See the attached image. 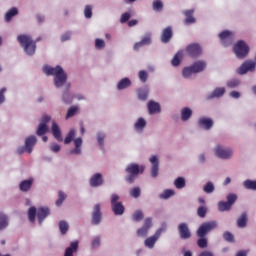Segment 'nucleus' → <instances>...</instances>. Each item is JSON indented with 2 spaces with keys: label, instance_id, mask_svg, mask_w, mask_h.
<instances>
[{
  "label": "nucleus",
  "instance_id": "64",
  "mask_svg": "<svg viewBox=\"0 0 256 256\" xmlns=\"http://www.w3.org/2000/svg\"><path fill=\"white\" fill-rule=\"evenodd\" d=\"M223 238L225 241H228V243H233L234 237H233V234H231V232H225L223 234Z\"/></svg>",
  "mask_w": 256,
  "mask_h": 256
},
{
  "label": "nucleus",
  "instance_id": "37",
  "mask_svg": "<svg viewBox=\"0 0 256 256\" xmlns=\"http://www.w3.org/2000/svg\"><path fill=\"white\" fill-rule=\"evenodd\" d=\"M137 95L140 101H147V97H149V88L143 87L138 89Z\"/></svg>",
  "mask_w": 256,
  "mask_h": 256
},
{
  "label": "nucleus",
  "instance_id": "8",
  "mask_svg": "<svg viewBox=\"0 0 256 256\" xmlns=\"http://www.w3.org/2000/svg\"><path fill=\"white\" fill-rule=\"evenodd\" d=\"M119 199H121L119 194H112L110 196L111 210L116 217H121V215L125 213V206L123 205V202L119 201Z\"/></svg>",
  "mask_w": 256,
  "mask_h": 256
},
{
  "label": "nucleus",
  "instance_id": "1",
  "mask_svg": "<svg viewBox=\"0 0 256 256\" xmlns=\"http://www.w3.org/2000/svg\"><path fill=\"white\" fill-rule=\"evenodd\" d=\"M42 73L46 75V77H53V85L55 89H64L61 96L63 103H66V105L73 103V95L69 93L71 82H68L69 76L61 65L53 67L49 64H45L42 66Z\"/></svg>",
  "mask_w": 256,
  "mask_h": 256
},
{
  "label": "nucleus",
  "instance_id": "31",
  "mask_svg": "<svg viewBox=\"0 0 256 256\" xmlns=\"http://www.w3.org/2000/svg\"><path fill=\"white\" fill-rule=\"evenodd\" d=\"M7 227H9V215L3 211H0V231H5Z\"/></svg>",
  "mask_w": 256,
  "mask_h": 256
},
{
  "label": "nucleus",
  "instance_id": "30",
  "mask_svg": "<svg viewBox=\"0 0 256 256\" xmlns=\"http://www.w3.org/2000/svg\"><path fill=\"white\" fill-rule=\"evenodd\" d=\"M17 15H19V9L17 7H12L5 13L4 19L6 23H11L13 17H17Z\"/></svg>",
  "mask_w": 256,
  "mask_h": 256
},
{
  "label": "nucleus",
  "instance_id": "19",
  "mask_svg": "<svg viewBox=\"0 0 256 256\" xmlns=\"http://www.w3.org/2000/svg\"><path fill=\"white\" fill-rule=\"evenodd\" d=\"M79 252V240L70 242V245L65 248L64 256H75Z\"/></svg>",
  "mask_w": 256,
  "mask_h": 256
},
{
  "label": "nucleus",
  "instance_id": "33",
  "mask_svg": "<svg viewBox=\"0 0 256 256\" xmlns=\"http://www.w3.org/2000/svg\"><path fill=\"white\" fill-rule=\"evenodd\" d=\"M194 10H185L183 14L185 15L186 19L184 20L185 25H193L195 23V17H193Z\"/></svg>",
  "mask_w": 256,
  "mask_h": 256
},
{
  "label": "nucleus",
  "instance_id": "53",
  "mask_svg": "<svg viewBox=\"0 0 256 256\" xmlns=\"http://www.w3.org/2000/svg\"><path fill=\"white\" fill-rule=\"evenodd\" d=\"M152 9L157 13L163 11V2L161 0H154L152 3Z\"/></svg>",
  "mask_w": 256,
  "mask_h": 256
},
{
  "label": "nucleus",
  "instance_id": "26",
  "mask_svg": "<svg viewBox=\"0 0 256 256\" xmlns=\"http://www.w3.org/2000/svg\"><path fill=\"white\" fill-rule=\"evenodd\" d=\"M225 91V87H217L206 96V99H208V101H211V99H219V97H223L225 95Z\"/></svg>",
  "mask_w": 256,
  "mask_h": 256
},
{
  "label": "nucleus",
  "instance_id": "7",
  "mask_svg": "<svg viewBox=\"0 0 256 256\" xmlns=\"http://www.w3.org/2000/svg\"><path fill=\"white\" fill-rule=\"evenodd\" d=\"M249 44L244 40H239L233 45V53L237 59H245L249 55Z\"/></svg>",
  "mask_w": 256,
  "mask_h": 256
},
{
  "label": "nucleus",
  "instance_id": "48",
  "mask_svg": "<svg viewBox=\"0 0 256 256\" xmlns=\"http://www.w3.org/2000/svg\"><path fill=\"white\" fill-rule=\"evenodd\" d=\"M79 113V106H71L66 114V119H71V117H75Z\"/></svg>",
  "mask_w": 256,
  "mask_h": 256
},
{
  "label": "nucleus",
  "instance_id": "14",
  "mask_svg": "<svg viewBox=\"0 0 256 256\" xmlns=\"http://www.w3.org/2000/svg\"><path fill=\"white\" fill-rule=\"evenodd\" d=\"M150 166V176L152 179H157L159 177V156L152 155L149 158Z\"/></svg>",
  "mask_w": 256,
  "mask_h": 256
},
{
  "label": "nucleus",
  "instance_id": "9",
  "mask_svg": "<svg viewBox=\"0 0 256 256\" xmlns=\"http://www.w3.org/2000/svg\"><path fill=\"white\" fill-rule=\"evenodd\" d=\"M217 227H219V224L215 220L204 222L199 226L198 230L196 231V235L197 237H207V233L215 231Z\"/></svg>",
  "mask_w": 256,
  "mask_h": 256
},
{
  "label": "nucleus",
  "instance_id": "35",
  "mask_svg": "<svg viewBox=\"0 0 256 256\" xmlns=\"http://www.w3.org/2000/svg\"><path fill=\"white\" fill-rule=\"evenodd\" d=\"M107 137V134L103 131H99L96 133V141L100 149H103L105 147V138Z\"/></svg>",
  "mask_w": 256,
  "mask_h": 256
},
{
  "label": "nucleus",
  "instance_id": "62",
  "mask_svg": "<svg viewBox=\"0 0 256 256\" xmlns=\"http://www.w3.org/2000/svg\"><path fill=\"white\" fill-rule=\"evenodd\" d=\"M49 149L52 153H59V151H61V145L57 144V143H52L49 146Z\"/></svg>",
  "mask_w": 256,
  "mask_h": 256
},
{
  "label": "nucleus",
  "instance_id": "24",
  "mask_svg": "<svg viewBox=\"0 0 256 256\" xmlns=\"http://www.w3.org/2000/svg\"><path fill=\"white\" fill-rule=\"evenodd\" d=\"M178 231L182 239H191V231H189L187 223H180L178 225Z\"/></svg>",
  "mask_w": 256,
  "mask_h": 256
},
{
  "label": "nucleus",
  "instance_id": "20",
  "mask_svg": "<svg viewBox=\"0 0 256 256\" xmlns=\"http://www.w3.org/2000/svg\"><path fill=\"white\" fill-rule=\"evenodd\" d=\"M148 115H159L161 113V104L153 100L147 103Z\"/></svg>",
  "mask_w": 256,
  "mask_h": 256
},
{
  "label": "nucleus",
  "instance_id": "63",
  "mask_svg": "<svg viewBox=\"0 0 256 256\" xmlns=\"http://www.w3.org/2000/svg\"><path fill=\"white\" fill-rule=\"evenodd\" d=\"M129 19H131V13L129 12L123 13L120 17V23H127Z\"/></svg>",
  "mask_w": 256,
  "mask_h": 256
},
{
  "label": "nucleus",
  "instance_id": "43",
  "mask_svg": "<svg viewBox=\"0 0 256 256\" xmlns=\"http://www.w3.org/2000/svg\"><path fill=\"white\" fill-rule=\"evenodd\" d=\"M237 226L240 229H245V227H247V213H242L241 216L237 219Z\"/></svg>",
  "mask_w": 256,
  "mask_h": 256
},
{
  "label": "nucleus",
  "instance_id": "34",
  "mask_svg": "<svg viewBox=\"0 0 256 256\" xmlns=\"http://www.w3.org/2000/svg\"><path fill=\"white\" fill-rule=\"evenodd\" d=\"M184 55H185V52H183V50L178 51L172 58V61H171L172 66L179 67V65H181V59H183Z\"/></svg>",
  "mask_w": 256,
  "mask_h": 256
},
{
  "label": "nucleus",
  "instance_id": "59",
  "mask_svg": "<svg viewBox=\"0 0 256 256\" xmlns=\"http://www.w3.org/2000/svg\"><path fill=\"white\" fill-rule=\"evenodd\" d=\"M72 36H73V32L67 31L61 35L60 40L62 43H65L66 41H71Z\"/></svg>",
  "mask_w": 256,
  "mask_h": 256
},
{
  "label": "nucleus",
  "instance_id": "32",
  "mask_svg": "<svg viewBox=\"0 0 256 256\" xmlns=\"http://www.w3.org/2000/svg\"><path fill=\"white\" fill-rule=\"evenodd\" d=\"M145 45H151V34H146L140 42L135 43L134 49H141Z\"/></svg>",
  "mask_w": 256,
  "mask_h": 256
},
{
  "label": "nucleus",
  "instance_id": "29",
  "mask_svg": "<svg viewBox=\"0 0 256 256\" xmlns=\"http://www.w3.org/2000/svg\"><path fill=\"white\" fill-rule=\"evenodd\" d=\"M158 241L159 238L153 234L144 240V247H146V249H155V245Z\"/></svg>",
  "mask_w": 256,
  "mask_h": 256
},
{
  "label": "nucleus",
  "instance_id": "5",
  "mask_svg": "<svg viewBox=\"0 0 256 256\" xmlns=\"http://www.w3.org/2000/svg\"><path fill=\"white\" fill-rule=\"evenodd\" d=\"M214 157L221 159L222 161H231L235 155V150L231 147H227L224 144H216L213 148Z\"/></svg>",
  "mask_w": 256,
  "mask_h": 256
},
{
  "label": "nucleus",
  "instance_id": "4",
  "mask_svg": "<svg viewBox=\"0 0 256 256\" xmlns=\"http://www.w3.org/2000/svg\"><path fill=\"white\" fill-rule=\"evenodd\" d=\"M17 41L26 55L29 57H33V55H35V51H37V42L33 40L31 35L20 34L17 36Z\"/></svg>",
  "mask_w": 256,
  "mask_h": 256
},
{
  "label": "nucleus",
  "instance_id": "6",
  "mask_svg": "<svg viewBox=\"0 0 256 256\" xmlns=\"http://www.w3.org/2000/svg\"><path fill=\"white\" fill-rule=\"evenodd\" d=\"M125 171L128 174L126 181H128V183H134L135 177H137L139 173H145V165L130 163L126 166Z\"/></svg>",
  "mask_w": 256,
  "mask_h": 256
},
{
  "label": "nucleus",
  "instance_id": "15",
  "mask_svg": "<svg viewBox=\"0 0 256 256\" xmlns=\"http://www.w3.org/2000/svg\"><path fill=\"white\" fill-rule=\"evenodd\" d=\"M186 53L187 55H189V57H192L193 59H195L197 57H200V55H202L203 48H201V45H199L198 43H192L186 47Z\"/></svg>",
  "mask_w": 256,
  "mask_h": 256
},
{
  "label": "nucleus",
  "instance_id": "22",
  "mask_svg": "<svg viewBox=\"0 0 256 256\" xmlns=\"http://www.w3.org/2000/svg\"><path fill=\"white\" fill-rule=\"evenodd\" d=\"M191 117H193V109L189 107H183L180 110V120L182 123H187L191 121Z\"/></svg>",
  "mask_w": 256,
  "mask_h": 256
},
{
  "label": "nucleus",
  "instance_id": "61",
  "mask_svg": "<svg viewBox=\"0 0 256 256\" xmlns=\"http://www.w3.org/2000/svg\"><path fill=\"white\" fill-rule=\"evenodd\" d=\"M226 199L230 206L233 207V204L237 201V194H228Z\"/></svg>",
  "mask_w": 256,
  "mask_h": 256
},
{
  "label": "nucleus",
  "instance_id": "12",
  "mask_svg": "<svg viewBox=\"0 0 256 256\" xmlns=\"http://www.w3.org/2000/svg\"><path fill=\"white\" fill-rule=\"evenodd\" d=\"M256 62L253 60H246L238 69V75H246V73H255Z\"/></svg>",
  "mask_w": 256,
  "mask_h": 256
},
{
  "label": "nucleus",
  "instance_id": "52",
  "mask_svg": "<svg viewBox=\"0 0 256 256\" xmlns=\"http://www.w3.org/2000/svg\"><path fill=\"white\" fill-rule=\"evenodd\" d=\"M226 85L227 87H229V89H235L236 87H239V85H241V81L237 78H233L228 80Z\"/></svg>",
  "mask_w": 256,
  "mask_h": 256
},
{
  "label": "nucleus",
  "instance_id": "40",
  "mask_svg": "<svg viewBox=\"0 0 256 256\" xmlns=\"http://www.w3.org/2000/svg\"><path fill=\"white\" fill-rule=\"evenodd\" d=\"M94 47L96 51H103V49L107 47V43L105 40H103V38H96L94 40Z\"/></svg>",
  "mask_w": 256,
  "mask_h": 256
},
{
  "label": "nucleus",
  "instance_id": "57",
  "mask_svg": "<svg viewBox=\"0 0 256 256\" xmlns=\"http://www.w3.org/2000/svg\"><path fill=\"white\" fill-rule=\"evenodd\" d=\"M149 78V74L145 70H140L138 72V79L141 81V83H147V79Z\"/></svg>",
  "mask_w": 256,
  "mask_h": 256
},
{
  "label": "nucleus",
  "instance_id": "27",
  "mask_svg": "<svg viewBox=\"0 0 256 256\" xmlns=\"http://www.w3.org/2000/svg\"><path fill=\"white\" fill-rule=\"evenodd\" d=\"M132 82L131 79L128 77L122 78L120 81H118L116 85L117 91H125V89H129L131 87Z\"/></svg>",
  "mask_w": 256,
  "mask_h": 256
},
{
  "label": "nucleus",
  "instance_id": "44",
  "mask_svg": "<svg viewBox=\"0 0 256 256\" xmlns=\"http://www.w3.org/2000/svg\"><path fill=\"white\" fill-rule=\"evenodd\" d=\"M186 185H187V182L183 177H177L174 180V186L176 187V189H185Z\"/></svg>",
  "mask_w": 256,
  "mask_h": 256
},
{
  "label": "nucleus",
  "instance_id": "16",
  "mask_svg": "<svg viewBox=\"0 0 256 256\" xmlns=\"http://www.w3.org/2000/svg\"><path fill=\"white\" fill-rule=\"evenodd\" d=\"M197 125L204 131H211V129H213V125H215V122L210 117L201 116L198 118Z\"/></svg>",
  "mask_w": 256,
  "mask_h": 256
},
{
  "label": "nucleus",
  "instance_id": "18",
  "mask_svg": "<svg viewBox=\"0 0 256 256\" xmlns=\"http://www.w3.org/2000/svg\"><path fill=\"white\" fill-rule=\"evenodd\" d=\"M147 128V120L143 117H139L133 124L135 133L141 134Z\"/></svg>",
  "mask_w": 256,
  "mask_h": 256
},
{
  "label": "nucleus",
  "instance_id": "36",
  "mask_svg": "<svg viewBox=\"0 0 256 256\" xmlns=\"http://www.w3.org/2000/svg\"><path fill=\"white\" fill-rule=\"evenodd\" d=\"M52 135L57 141H63V138L61 137V128H59V125L56 124V122H52Z\"/></svg>",
  "mask_w": 256,
  "mask_h": 256
},
{
  "label": "nucleus",
  "instance_id": "56",
  "mask_svg": "<svg viewBox=\"0 0 256 256\" xmlns=\"http://www.w3.org/2000/svg\"><path fill=\"white\" fill-rule=\"evenodd\" d=\"M84 17H85V19H91V17H93V6H91V5L85 6Z\"/></svg>",
  "mask_w": 256,
  "mask_h": 256
},
{
  "label": "nucleus",
  "instance_id": "42",
  "mask_svg": "<svg viewBox=\"0 0 256 256\" xmlns=\"http://www.w3.org/2000/svg\"><path fill=\"white\" fill-rule=\"evenodd\" d=\"M59 231L61 235H67V232L69 231V223L65 220H61L58 223Z\"/></svg>",
  "mask_w": 256,
  "mask_h": 256
},
{
  "label": "nucleus",
  "instance_id": "58",
  "mask_svg": "<svg viewBox=\"0 0 256 256\" xmlns=\"http://www.w3.org/2000/svg\"><path fill=\"white\" fill-rule=\"evenodd\" d=\"M130 196L133 197L134 199H139L141 197V188L139 187H134L130 190Z\"/></svg>",
  "mask_w": 256,
  "mask_h": 256
},
{
  "label": "nucleus",
  "instance_id": "45",
  "mask_svg": "<svg viewBox=\"0 0 256 256\" xmlns=\"http://www.w3.org/2000/svg\"><path fill=\"white\" fill-rule=\"evenodd\" d=\"M231 204L229 202L220 201L218 202V210L221 213H224V211H231Z\"/></svg>",
  "mask_w": 256,
  "mask_h": 256
},
{
  "label": "nucleus",
  "instance_id": "50",
  "mask_svg": "<svg viewBox=\"0 0 256 256\" xmlns=\"http://www.w3.org/2000/svg\"><path fill=\"white\" fill-rule=\"evenodd\" d=\"M143 217H144L143 211L136 210L132 214V221H135L136 223H139V222L143 221Z\"/></svg>",
  "mask_w": 256,
  "mask_h": 256
},
{
  "label": "nucleus",
  "instance_id": "54",
  "mask_svg": "<svg viewBox=\"0 0 256 256\" xmlns=\"http://www.w3.org/2000/svg\"><path fill=\"white\" fill-rule=\"evenodd\" d=\"M67 199V194L63 191L58 192V199L56 200V207H61L63 205V201Z\"/></svg>",
  "mask_w": 256,
  "mask_h": 256
},
{
  "label": "nucleus",
  "instance_id": "39",
  "mask_svg": "<svg viewBox=\"0 0 256 256\" xmlns=\"http://www.w3.org/2000/svg\"><path fill=\"white\" fill-rule=\"evenodd\" d=\"M101 247V236H94L90 242V249L95 251Z\"/></svg>",
  "mask_w": 256,
  "mask_h": 256
},
{
  "label": "nucleus",
  "instance_id": "3",
  "mask_svg": "<svg viewBox=\"0 0 256 256\" xmlns=\"http://www.w3.org/2000/svg\"><path fill=\"white\" fill-rule=\"evenodd\" d=\"M51 215V210L47 206L39 207L32 206L28 209V221L35 223V219L38 221V225H43V221Z\"/></svg>",
  "mask_w": 256,
  "mask_h": 256
},
{
  "label": "nucleus",
  "instance_id": "23",
  "mask_svg": "<svg viewBox=\"0 0 256 256\" xmlns=\"http://www.w3.org/2000/svg\"><path fill=\"white\" fill-rule=\"evenodd\" d=\"M192 71L197 75L198 73H203L207 68V62L203 60L195 61L192 65H190Z\"/></svg>",
  "mask_w": 256,
  "mask_h": 256
},
{
  "label": "nucleus",
  "instance_id": "55",
  "mask_svg": "<svg viewBox=\"0 0 256 256\" xmlns=\"http://www.w3.org/2000/svg\"><path fill=\"white\" fill-rule=\"evenodd\" d=\"M167 231V223H162L161 227H159L156 232L154 233V235L160 239L161 235H163V233H165Z\"/></svg>",
  "mask_w": 256,
  "mask_h": 256
},
{
  "label": "nucleus",
  "instance_id": "25",
  "mask_svg": "<svg viewBox=\"0 0 256 256\" xmlns=\"http://www.w3.org/2000/svg\"><path fill=\"white\" fill-rule=\"evenodd\" d=\"M35 182V179L28 178L26 180H22L19 184V189L22 191V193H27L31 191V188L33 187V183Z\"/></svg>",
  "mask_w": 256,
  "mask_h": 256
},
{
  "label": "nucleus",
  "instance_id": "10",
  "mask_svg": "<svg viewBox=\"0 0 256 256\" xmlns=\"http://www.w3.org/2000/svg\"><path fill=\"white\" fill-rule=\"evenodd\" d=\"M221 45L223 47H229L235 41V32L231 30H224L218 34Z\"/></svg>",
  "mask_w": 256,
  "mask_h": 256
},
{
  "label": "nucleus",
  "instance_id": "21",
  "mask_svg": "<svg viewBox=\"0 0 256 256\" xmlns=\"http://www.w3.org/2000/svg\"><path fill=\"white\" fill-rule=\"evenodd\" d=\"M35 145H37V137L35 135L26 137L24 142L26 153H33V147H35Z\"/></svg>",
  "mask_w": 256,
  "mask_h": 256
},
{
  "label": "nucleus",
  "instance_id": "60",
  "mask_svg": "<svg viewBox=\"0 0 256 256\" xmlns=\"http://www.w3.org/2000/svg\"><path fill=\"white\" fill-rule=\"evenodd\" d=\"M197 215L198 217H200L201 219H204V217H206L207 215V207L206 206H200L197 209Z\"/></svg>",
  "mask_w": 256,
  "mask_h": 256
},
{
  "label": "nucleus",
  "instance_id": "13",
  "mask_svg": "<svg viewBox=\"0 0 256 256\" xmlns=\"http://www.w3.org/2000/svg\"><path fill=\"white\" fill-rule=\"evenodd\" d=\"M105 185V178L101 172H96L89 178V186L92 188L103 187Z\"/></svg>",
  "mask_w": 256,
  "mask_h": 256
},
{
  "label": "nucleus",
  "instance_id": "11",
  "mask_svg": "<svg viewBox=\"0 0 256 256\" xmlns=\"http://www.w3.org/2000/svg\"><path fill=\"white\" fill-rule=\"evenodd\" d=\"M151 227H153V218L148 217L144 220V224L142 227L138 228L136 231L137 237L145 238L147 235H149V231L151 230Z\"/></svg>",
  "mask_w": 256,
  "mask_h": 256
},
{
  "label": "nucleus",
  "instance_id": "49",
  "mask_svg": "<svg viewBox=\"0 0 256 256\" xmlns=\"http://www.w3.org/2000/svg\"><path fill=\"white\" fill-rule=\"evenodd\" d=\"M173 195H175V190H171V189H166L164 190L160 195V199H170V197H173Z\"/></svg>",
  "mask_w": 256,
  "mask_h": 256
},
{
  "label": "nucleus",
  "instance_id": "51",
  "mask_svg": "<svg viewBox=\"0 0 256 256\" xmlns=\"http://www.w3.org/2000/svg\"><path fill=\"white\" fill-rule=\"evenodd\" d=\"M48 131L49 127H47V125L39 124L36 130V135H38V137H42V135H45Z\"/></svg>",
  "mask_w": 256,
  "mask_h": 256
},
{
  "label": "nucleus",
  "instance_id": "47",
  "mask_svg": "<svg viewBox=\"0 0 256 256\" xmlns=\"http://www.w3.org/2000/svg\"><path fill=\"white\" fill-rule=\"evenodd\" d=\"M199 239L197 240V245L200 249H207V245H209V242L207 240L206 236H198Z\"/></svg>",
  "mask_w": 256,
  "mask_h": 256
},
{
  "label": "nucleus",
  "instance_id": "2",
  "mask_svg": "<svg viewBox=\"0 0 256 256\" xmlns=\"http://www.w3.org/2000/svg\"><path fill=\"white\" fill-rule=\"evenodd\" d=\"M75 135H77V131L72 128L67 133L64 139L65 145H70L71 142L73 141L74 148H72L68 152V155H76V156L83 155V138L81 137L75 138Z\"/></svg>",
  "mask_w": 256,
  "mask_h": 256
},
{
  "label": "nucleus",
  "instance_id": "46",
  "mask_svg": "<svg viewBox=\"0 0 256 256\" xmlns=\"http://www.w3.org/2000/svg\"><path fill=\"white\" fill-rule=\"evenodd\" d=\"M203 191L207 195H211L215 191V184L213 182L209 181L203 186Z\"/></svg>",
  "mask_w": 256,
  "mask_h": 256
},
{
  "label": "nucleus",
  "instance_id": "38",
  "mask_svg": "<svg viewBox=\"0 0 256 256\" xmlns=\"http://www.w3.org/2000/svg\"><path fill=\"white\" fill-rule=\"evenodd\" d=\"M193 75H196L191 66H186L182 69V77L184 79H193Z\"/></svg>",
  "mask_w": 256,
  "mask_h": 256
},
{
  "label": "nucleus",
  "instance_id": "17",
  "mask_svg": "<svg viewBox=\"0 0 256 256\" xmlns=\"http://www.w3.org/2000/svg\"><path fill=\"white\" fill-rule=\"evenodd\" d=\"M102 219L101 204H95L92 211V225H100Z\"/></svg>",
  "mask_w": 256,
  "mask_h": 256
},
{
  "label": "nucleus",
  "instance_id": "41",
  "mask_svg": "<svg viewBox=\"0 0 256 256\" xmlns=\"http://www.w3.org/2000/svg\"><path fill=\"white\" fill-rule=\"evenodd\" d=\"M244 189L248 191H256V180L247 179L242 183Z\"/></svg>",
  "mask_w": 256,
  "mask_h": 256
},
{
  "label": "nucleus",
  "instance_id": "28",
  "mask_svg": "<svg viewBox=\"0 0 256 256\" xmlns=\"http://www.w3.org/2000/svg\"><path fill=\"white\" fill-rule=\"evenodd\" d=\"M172 37H173V29L171 28V26H168L162 31L161 42L169 43Z\"/></svg>",
  "mask_w": 256,
  "mask_h": 256
}]
</instances>
